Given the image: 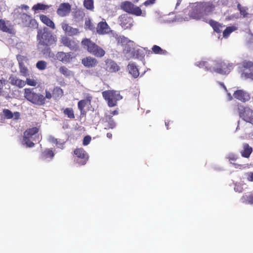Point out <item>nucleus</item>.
I'll return each mask as SVG.
<instances>
[{
	"label": "nucleus",
	"instance_id": "55",
	"mask_svg": "<svg viewBox=\"0 0 253 253\" xmlns=\"http://www.w3.org/2000/svg\"><path fill=\"white\" fill-rule=\"evenodd\" d=\"M55 145L58 148L63 149L64 148L65 142H60L58 140L57 144H55Z\"/></svg>",
	"mask_w": 253,
	"mask_h": 253
},
{
	"label": "nucleus",
	"instance_id": "7",
	"mask_svg": "<svg viewBox=\"0 0 253 253\" xmlns=\"http://www.w3.org/2000/svg\"><path fill=\"white\" fill-rule=\"evenodd\" d=\"M239 116L247 122L253 124V110L241 104L237 105Z\"/></svg>",
	"mask_w": 253,
	"mask_h": 253
},
{
	"label": "nucleus",
	"instance_id": "26",
	"mask_svg": "<svg viewBox=\"0 0 253 253\" xmlns=\"http://www.w3.org/2000/svg\"><path fill=\"white\" fill-rule=\"evenodd\" d=\"M39 132V128L37 127H34L26 130L24 132V136L27 138L33 139V136Z\"/></svg>",
	"mask_w": 253,
	"mask_h": 253
},
{
	"label": "nucleus",
	"instance_id": "60",
	"mask_svg": "<svg viewBox=\"0 0 253 253\" xmlns=\"http://www.w3.org/2000/svg\"><path fill=\"white\" fill-rule=\"evenodd\" d=\"M110 114H111L110 115H112L113 116V115H118V112L117 110H114V111H112L110 113Z\"/></svg>",
	"mask_w": 253,
	"mask_h": 253
},
{
	"label": "nucleus",
	"instance_id": "21",
	"mask_svg": "<svg viewBox=\"0 0 253 253\" xmlns=\"http://www.w3.org/2000/svg\"><path fill=\"white\" fill-rule=\"evenodd\" d=\"M234 98L242 101L245 102L250 99L249 94L243 90H237L233 94Z\"/></svg>",
	"mask_w": 253,
	"mask_h": 253
},
{
	"label": "nucleus",
	"instance_id": "44",
	"mask_svg": "<svg viewBox=\"0 0 253 253\" xmlns=\"http://www.w3.org/2000/svg\"><path fill=\"white\" fill-rule=\"evenodd\" d=\"M208 65L209 64H208V62L204 61H201L197 62L196 63V65H197V66H199L200 68L205 67V68H206L208 70H211V67H210L209 68H208Z\"/></svg>",
	"mask_w": 253,
	"mask_h": 253
},
{
	"label": "nucleus",
	"instance_id": "39",
	"mask_svg": "<svg viewBox=\"0 0 253 253\" xmlns=\"http://www.w3.org/2000/svg\"><path fill=\"white\" fill-rule=\"evenodd\" d=\"M152 49L155 54H166L167 53L166 50L162 49L159 46L157 45H154L152 47Z\"/></svg>",
	"mask_w": 253,
	"mask_h": 253
},
{
	"label": "nucleus",
	"instance_id": "45",
	"mask_svg": "<svg viewBox=\"0 0 253 253\" xmlns=\"http://www.w3.org/2000/svg\"><path fill=\"white\" fill-rule=\"evenodd\" d=\"M237 7L241 15L244 17H247L248 16V13L247 12V8L242 7L240 4H238Z\"/></svg>",
	"mask_w": 253,
	"mask_h": 253
},
{
	"label": "nucleus",
	"instance_id": "23",
	"mask_svg": "<svg viewBox=\"0 0 253 253\" xmlns=\"http://www.w3.org/2000/svg\"><path fill=\"white\" fill-rule=\"evenodd\" d=\"M40 20L45 25L54 30L55 29L54 23L46 15L41 14L40 15Z\"/></svg>",
	"mask_w": 253,
	"mask_h": 253
},
{
	"label": "nucleus",
	"instance_id": "30",
	"mask_svg": "<svg viewBox=\"0 0 253 253\" xmlns=\"http://www.w3.org/2000/svg\"><path fill=\"white\" fill-rule=\"evenodd\" d=\"M213 28L214 31L217 33H220L222 32V26L217 22L213 20H208V22Z\"/></svg>",
	"mask_w": 253,
	"mask_h": 253
},
{
	"label": "nucleus",
	"instance_id": "10",
	"mask_svg": "<svg viewBox=\"0 0 253 253\" xmlns=\"http://www.w3.org/2000/svg\"><path fill=\"white\" fill-rule=\"evenodd\" d=\"M121 8L126 12L137 16H140L142 14L141 9L139 7L135 6L129 1H125L122 3Z\"/></svg>",
	"mask_w": 253,
	"mask_h": 253
},
{
	"label": "nucleus",
	"instance_id": "19",
	"mask_svg": "<svg viewBox=\"0 0 253 253\" xmlns=\"http://www.w3.org/2000/svg\"><path fill=\"white\" fill-rule=\"evenodd\" d=\"M61 27L65 33L70 36H75L79 33L78 29L73 28L65 22L61 23Z\"/></svg>",
	"mask_w": 253,
	"mask_h": 253
},
{
	"label": "nucleus",
	"instance_id": "3",
	"mask_svg": "<svg viewBox=\"0 0 253 253\" xmlns=\"http://www.w3.org/2000/svg\"><path fill=\"white\" fill-rule=\"evenodd\" d=\"M81 44L88 52L96 57L101 58L105 54V50L90 39H83L81 42Z\"/></svg>",
	"mask_w": 253,
	"mask_h": 253
},
{
	"label": "nucleus",
	"instance_id": "25",
	"mask_svg": "<svg viewBox=\"0 0 253 253\" xmlns=\"http://www.w3.org/2000/svg\"><path fill=\"white\" fill-rule=\"evenodd\" d=\"M39 132V128L37 127H34L26 130L24 132V136L27 138L33 139V136Z\"/></svg>",
	"mask_w": 253,
	"mask_h": 253
},
{
	"label": "nucleus",
	"instance_id": "24",
	"mask_svg": "<svg viewBox=\"0 0 253 253\" xmlns=\"http://www.w3.org/2000/svg\"><path fill=\"white\" fill-rule=\"evenodd\" d=\"M127 68L129 73L134 78H137L139 75V72L137 67L134 63L130 62L128 64Z\"/></svg>",
	"mask_w": 253,
	"mask_h": 253
},
{
	"label": "nucleus",
	"instance_id": "52",
	"mask_svg": "<svg viewBox=\"0 0 253 253\" xmlns=\"http://www.w3.org/2000/svg\"><path fill=\"white\" fill-rule=\"evenodd\" d=\"M247 179L249 181H253V172H250L246 174Z\"/></svg>",
	"mask_w": 253,
	"mask_h": 253
},
{
	"label": "nucleus",
	"instance_id": "35",
	"mask_svg": "<svg viewBox=\"0 0 253 253\" xmlns=\"http://www.w3.org/2000/svg\"><path fill=\"white\" fill-rule=\"evenodd\" d=\"M54 156V154L52 150L49 149H46L42 153V157L43 159H46L47 158L52 159Z\"/></svg>",
	"mask_w": 253,
	"mask_h": 253
},
{
	"label": "nucleus",
	"instance_id": "42",
	"mask_svg": "<svg viewBox=\"0 0 253 253\" xmlns=\"http://www.w3.org/2000/svg\"><path fill=\"white\" fill-rule=\"evenodd\" d=\"M34 139L27 138L23 136V142L28 147H33L35 145V143L33 142Z\"/></svg>",
	"mask_w": 253,
	"mask_h": 253
},
{
	"label": "nucleus",
	"instance_id": "16",
	"mask_svg": "<svg viewBox=\"0 0 253 253\" xmlns=\"http://www.w3.org/2000/svg\"><path fill=\"white\" fill-rule=\"evenodd\" d=\"M71 11V5L69 3H61L56 12L61 17H65L69 15Z\"/></svg>",
	"mask_w": 253,
	"mask_h": 253
},
{
	"label": "nucleus",
	"instance_id": "31",
	"mask_svg": "<svg viewBox=\"0 0 253 253\" xmlns=\"http://www.w3.org/2000/svg\"><path fill=\"white\" fill-rule=\"evenodd\" d=\"M105 122L108 123L107 127L109 128H114L116 126V124L114 121L112 116L110 115H105L104 116Z\"/></svg>",
	"mask_w": 253,
	"mask_h": 253
},
{
	"label": "nucleus",
	"instance_id": "4",
	"mask_svg": "<svg viewBox=\"0 0 253 253\" xmlns=\"http://www.w3.org/2000/svg\"><path fill=\"white\" fill-rule=\"evenodd\" d=\"M24 94L28 101L35 105L42 106L45 104V97L41 94L33 91V89L25 88Z\"/></svg>",
	"mask_w": 253,
	"mask_h": 253
},
{
	"label": "nucleus",
	"instance_id": "54",
	"mask_svg": "<svg viewBox=\"0 0 253 253\" xmlns=\"http://www.w3.org/2000/svg\"><path fill=\"white\" fill-rule=\"evenodd\" d=\"M45 96L44 97H45V99L47 98L48 99H50L52 98V97H53L52 92L51 93L49 91L46 89L45 91Z\"/></svg>",
	"mask_w": 253,
	"mask_h": 253
},
{
	"label": "nucleus",
	"instance_id": "37",
	"mask_svg": "<svg viewBox=\"0 0 253 253\" xmlns=\"http://www.w3.org/2000/svg\"><path fill=\"white\" fill-rule=\"evenodd\" d=\"M84 6L85 8L90 11L94 9V3L93 0H84Z\"/></svg>",
	"mask_w": 253,
	"mask_h": 253
},
{
	"label": "nucleus",
	"instance_id": "46",
	"mask_svg": "<svg viewBox=\"0 0 253 253\" xmlns=\"http://www.w3.org/2000/svg\"><path fill=\"white\" fill-rule=\"evenodd\" d=\"M3 114L4 117L7 119H10L13 118V115L12 112L7 109H4L3 110Z\"/></svg>",
	"mask_w": 253,
	"mask_h": 253
},
{
	"label": "nucleus",
	"instance_id": "40",
	"mask_svg": "<svg viewBox=\"0 0 253 253\" xmlns=\"http://www.w3.org/2000/svg\"><path fill=\"white\" fill-rule=\"evenodd\" d=\"M59 71L61 74L66 77H69L71 75L72 72L65 66H61Z\"/></svg>",
	"mask_w": 253,
	"mask_h": 253
},
{
	"label": "nucleus",
	"instance_id": "41",
	"mask_svg": "<svg viewBox=\"0 0 253 253\" xmlns=\"http://www.w3.org/2000/svg\"><path fill=\"white\" fill-rule=\"evenodd\" d=\"M47 67V63L43 60L39 61L36 63V67L40 70H43Z\"/></svg>",
	"mask_w": 253,
	"mask_h": 253
},
{
	"label": "nucleus",
	"instance_id": "11",
	"mask_svg": "<svg viewBox=\"0 0 253 253\" xmlns=\"http://www.w3.org/2000/svg\"><path fill=\"white\" fill-rule=\"evenodd\" d=\"M75 58L76 55L72 52L58 51L56 54V59L63 63H70Z\"/></svg>",
	"mask_w": 253,
	"mask_h": 253
},
{
	"label": "nucleus",
	"instance_id": "27",
	"mask_svg": "<svg viewBox=\"0 0 253 253\" xmlns=\"http://www.w3.org/2000/svg\"><path fill=\"white\" fill-rule=\"evenodd\" d=\"M39 132V128L37 127H34L26 130L24 132V136L27 138L33 139V136Z\"/></svg>",
	"mask_w": 253,
	"mask_h": 253
},
{
	"label": "nucleus",
	"instance_id": "5",
	"mask_svg": "<svg viewBox=\"0 0 253 253\" xmlns=\"http://www.w3.org/2000/svg\"><path fill=\"white\" fill-rule=\"evenodd\" d=\"M213 67L212 70L217 73L226 75L228 74L233 68V64L228 61L217 59L212 61Z\"/></svg>",
	"mask_w": 253,
	"mask_h": 253
},
{
	"label": "nucleus",
	"instance_id": "8",
	"mask_svg": "<svg viewBox=\"0 0 253 253\" xmlns=\"http://www.w3.org/2000/svg\"><path fill=\"white\" fill-rule=\"evenodd\" d=\"M60 42L63 46L67 47L71 50L76 51L79 49L78 42L74 38L71 39L66 36H62Z\"/></svg>",
	"mask_w": 253,
	"mask_h": 253
},
{
	"label": "nucleus",
	"instance_id": "34",
	"mask_svg": "<svg viewBox=\"0 0 253 253\" xmlns=\"http://www.w3.org/2000/svg\"><path fill=\"white\" fill-rule=\"evenodd\" d=\"M19 66L20 72L23 76L26 77L29 76L28 69L22 61H19Z\"/></svg>",
	"mask_w": 253,
	"mask_h": 253
},
{
	"label": "nucleus",
	"instance_id": "33",
	"mask_svg": "<svg viewBox=\"0 0 253 253\" xmlns=\"http://www.w3.org/2000/svg\"><path fill=\"white\" fill-rule=\"evenodd\" d=\"M52 95L55 99L61 98L63 95V91L60 87L56 86L52 90Z\"/></svg>",
	"mask_w": 253,
	"mask_h": 253
},
{
	"label": "nucleus",
	"instance_id": "49",
	"mask_svg": "<svg viewBox=\"0 0 253 253\" xmlns=\"http://www.w3.org/2000/svg\"><path fill=\"white\" fill-rule=\"evenodd\" d=\"M7 81L3 78L0 80V94L3 92V86L6 84Z\"/></svg>",
	"mask_w": 253,
	"mask_h": 253
},
{
	"label": "nucleus",
	"instance_id": "32",
	"mask_svg": "<svg viewBox=\"0 0 253 253\" xmlns=\"http://www.w3.org/2000/svg\"><path fill=\"white\" fill-rule=\"evenodd\" d=\"M111 34L113 37L116 39L118 43L123 44L126 43L127 42V39L124 36H118L114 31H111Z\"/></svg>",
	"mask_w": 253,
	"mask_h": 253
},
{
	"label": "nucleus",
	"instance_id": "61",
	"mask_svg": "<svg viewBox=\"0 0 253 253\" xmlns=\"http://www.w3.org/2000/svg\"><path fill=\"white\" fill-rule=\"evenodd\" d=\"M181 0H178L176 4V8L180 4Z\"/></svg>",
	"mask_w": 253,
	"mask_h": 253
},
{
	"label": "nucleus",
	"instance_id": "14",
	"mask_svg": "<svg viewBox=\"0 0 253 253\" xmlns=\"http://www.w3.org/2000/svg\"><path fill=\"white\" fill-rule=\"evenodd\" d=\"M92 99V97L90 94H87L85 99L81 100L78 103V108L80 111L81 115H85L86 111L84 110V107L87 105H90Z\"/></svg>",
	"mask_w": 253,
	"mask_h": 253
},
{
	"label": "nucleus",
	"instance_id": "47",
	"mask_svg": "<svg viewBox=\"0 0 253 253\" xmlns=\"http://www.w3.org/2000/svg\"><path fill=\"white\" fill-rule=\"evenodd\" d=\"M85 28L89 30L93 31L95 29L94 25L90 20H86L85 21Z\"/></svg>",
	"mask_w": 253,
	"mask_h": 253
},
{
	"label": "nucleus",
	"instance_id": "51",
	"mask_svg": "<svg viewBox=\"0 0 253 253\" xmlns=\"http://www.w3.org/2000/svg\"><path fill=\"white\" fill-rule=\"evenodd\" d=\"M91 141V137L87 135L85 136L83 139V145L85 146L88 145Z\"/></svg>",
	"mask_w": 253,
	"mask_h": 253
},
{
	"label": "nucleus",
	"instance_id": "17",
	"mask_svg": "<svg viewBox=\"0 0 253 253\" xmlns=\"http://www.w3.org/2000/svg\"><path fill=\"white\" fill-rule=\"evenodd\" d=\"M74 154L82 161L79 163L82 165H85L88 159V156L84 150L82 148H76L74 151Z\"/></svg>",
	"mask_w": 253,
	"mask_h": 253
},
{
	"label": "nucleus",
	"instance_id": "22",
	"mask_svg": "<svg viewBox=\"0 0 253 253\" xmlns=\"http://www.w3.org/2000/svg\"><path fill=\"white\" fill-rule=\"evenodd\" d=\"M253 152V148L247 143H244L242 145V149L240 151L241 156L246 158H249Z\"/></svg>",
	"mask_w": 253,
	"mask_h": 253
},
{
	"label": "nucleus",
	"instance_id": "57",
	"mask_svg": "<svg viewBox=\"0 0 253 253\" xmlns=\"http://www.w3.org/2000/svg\"><path fill=\"white\" fill-rule=\"evenodd\" d=\"M156 0H147L144 2V4L147 6L150 4H152L155 3Z\"/></svg>",
	"mask_w": 253,
	"mask_h": 253
},
{
	"label": "nucleus",
	"instance_id": "48",
	"mask_svg": "<svg viewBox=\"0 0 253 253\" xmlns=\"http://www.w3.org/2000/svg\"><path fill=\"white\" fill-rule=\"evenodd\" d=\"M25 82L26 84L30 86H35L37 84V81L34 79L27 78Z\"/></svg>",
	"mask_w": 253,
	"mask_h": 253
},
{
	"label": "nucleus",
	"instance_id": "13",
	"mask_svg": "<svg viewBox=\"0 0 253 253\" xmlns=\"http://www.w3.org/2000/svg\"><path fill=\"white\" fill-rule=\"evenodd\" d=\"M244 68L242 75L246 78L253 80V62L250 61H245L242 63Z\"/></svg>",
	"mask_w": 253,
	"mask_h": 253
},
{
	"label": "nucleus",
	"instance_id": "62",
	"mask_svg": "<svg viewBox=\"0 0 253 253\" xmlns=\"http://www.w3.org/2000/svg\"><path fill=\"white\" fill-rule=\"evenodd\" d=\"M112 135L111 133H107V137L109 138H112Z\"/></svg>",
	"mask_w": 253,
	"mask_h": 253
},
{
	"label": "nucleus",
	"instance_id": "58",
	"mask_svg": "<svg viewBox=\"0 0 253 253\" xmlns=\"http://www.w3.org/2000/svg\"><path fill=\"white\" fill-rule=\"evenodd\" d=\"M13 117L14 120H18L20 118V114L18 112H15L13 114Z\"/></svg>",
	"mask_w": 253,
	"mask_h": 253
},
{
	"label": "nucleus",
	"instance_id": "38",
	"mask_svg": "<svg viewBox=\"0 0 253 253\" xmlns=\"http://www.w3.org/2000/svg\"><path fill=\"white\" fill-rule=\"evenodd\" d=\"M48 8L49 6L47 5H45L41 3H38L33 6L32 9L35 11L39 10H44L47 9Z\"/></svg>",
	"mask_w": 253,
	"mask_h": 253
},
{
	"label": "nucleus",
	"instance_id": "64",
	"mask_svg": "<svg viewBox=\"0 0 253 253\" xmlns=\"http://www.w3.org/2000/svg\"><path fill=\"white\" fill-rule=\"evenodd\" d=\"M169 122H165V125H166V126H167V129H169L168 126H169Z\"/></svg>",
	"mask_w": 253,
	"mask_h": 253
},
{
	"label": "nucleus",
	"instance_id": "29",
	"mask_svg": "<svg viewBox=\"0 0 253 253\" xmlns=\"http://www.w3.org/2000/svg\"><path fill=\"white\" fill-rule=\"evenodd\" d=\"M61 111H63L64 115L67 116L69 119L71 120H74L75 119V115L73 108L69 107L62 108Z\"/></svg>",
	"mask_w": 253,
	"mask_h": 253
},
{
	"label": "nucleus",
	"instance_id": "20",
	"mask_svg": "<svg viewBox=\"0 0 253 253\" xmlns=\"http://www.w3.org/2000/svg\"><path fill=\"white\" fill-rule=\"evenodd\" d=\"M9 81L11 85L16 86L20 88L23 87L26 84V83L25 81L22 80L13 75L10 76L9 78Z\"/></svg>",
	"mask_w": 253,
	"mask_h": 253
},
{
	"label": "nucleus",
	"instance_id": "9",
	"mask_svg": "<svg viewBox=\"0 0 253 253\" xmlns=\"http://www.w3.org/2000/svg\"><path fill=\"white\" fill-rule=\"evenodd\" d=\"M20 19L24 27H27L33 29L38 27V23L36 19L25 13L20 14Z\"/></svg>",
	"mask_w": 253,
	"mask_h": 253
},
{
	"label": "nucleus",
	"instance_id": "63",
	"mask_svg": "<svg viewBox=\"0 0 253 253\" xmlns=\"http://www.w3.org/2000/svg\"><path fill=\"white\" fill-rule=\"evenodd\" d=\"M220 84L223 87L225 90H226V88L224 84L223 83H220Z\"/></svg>",
	"mask_w": 253,
	"mask_h": 253
},
{
	"label": "nucleus",
	"instance_id": "50",
	"mask_svg": "<svg viewBox=\"0 0 253 253\" xmlns=\"http://www.w3.org/2000/svg\"><path fill=\"white\" fill-rule=\"evenodd\" d=\"M237 158H238L237 156L234 153H230L228 155V156H227V159L229 161H235L237 159Z\"/></svg>",
	"mask_w": 253,
	"mask_h": 253
},
{
	"label": "nucleus",
	"instance_id": "53",
	"mask_svg": "<svg viewBox=\"0 0 253 253\" xmlns=\"http://www.w3.org/2000/svg\"><path fill=\"white\" fill-rule=\"evenodd\" d=\"M48 140L50 143H54L55 144H57L58 139L51 135L49 136Z\"/></svg>",
	"mask_w": 253,
	"mask_h": 253
},
{
	"label": "nucleus",
	"instance_id": "2",
	"mask_svg": "<svg viewBox=\"0 0 253 253\" xmlns=\"http://www.w3.org/2000/svg\"><path fill=\"white\" fill-rule=\"evenodd\" d=\"M37 39L39 45L42 46H49L57 41L55 36L46 27L38 30Z\"/></svg>",
	"mask_w": 253,
	"mask_h": 253
},
{
	"label": "nucleus",
	"instance_id": "15",
	"mask_svg": "<svg viewBox=\"0 0 253 253\" xmlns=\"http://www.w3.org/2000/svg\"><path fill=\"white\" fill-rule=\"evenodd\" d=\"M96 32L98 34L100 35H104L111 33V30L110 27L106 23V21H101L97 24L96 27Z\"/></svg>",
	"mask_w": 253,
	"mask_h": 253
},
{
	"label": "nucleus",
	"instance_id": "28",
	"mask_svg": "<svg viewBox=\"0 0 253 253\" xmlns=\"http://www.w3.org/2000/svg\"><path fill=\"white\" fill-rule=\"evenodd\" d=\"M107 70L111 72H116L120 70V67L112 60L109 61L106 63Z\"/></svg>",
	"mask_w": 253,
	"mask_h": 253
},
{
	"label": "nucleus",
	"instance_id": "1",
	"mask_svg": "<svg viewBox=\"0 0 253 253\" xmlns=\"http://www.w3.org/2000/svg\"><path fill=\"white\" fill-rule=\"evenodd\" d=\"M215 6L211 1L203 2L196 3L192 6L189 12L190 18L196 20H202L208 22L207 16L214 10Z\"/></svg>",
	"mask_w": 253,
	"mask_h": 253
},
{
	"label": "nucleus",
	"instance_id": "43",
	"mask_svg": "<svg viewBox=\"0 0 253 253\" xmlns=\"http://www.w3.org/2000/svg\"><path fill=\"white\" fill-rule=\"evenodd\" d=\"M235 30L233 27H227L223 32V36L227 38L229 35Z\"/></svg>",
	"mask_w": 253,
	"mask_h": 253
},
{
	"label": "nucleus",
	"instance_id": "18",
	"mask_svg": "<svg viewBox=\"0 0 253 253\" xmlns=\"http://www.w3.org/2000/svg\"><path fill=\"white\" fill-rule=\"evenodd\" d=\"M98 63L97 60L91 56H87L82 59V64L86 68L94 67Z\"/></svg>",
	"mask_w": 253,
	"mask_h": 253
},
{
	"label": "nucleus",
	"instance_id": "59",
	"mask_svg": "<svg viewBox=\"0 0 253 253\" xmlns=\"http://www.w3.org/2000/svg\"><path fill=\"white\" fill-rule=\"evenodd\" d=\"M21 8L22 9H24L25 10H27L29 9V7L27 5H25V4H22L21 5Z\"/></svg>",
	"mask_w": 253,
	"mask_h": 253
},
{
	"label": "nucleus",
	"instance_id": "6",
	"mask_svg": "<svg viewBox=\"0 0 253 253\" xmlns=\"http://www.w3.org/2000/svg\"><path fill=\"white\" fill-rule=\"evenodd\" d=\"M102 96L110 107L116 106L117 105V102L122 99L120 92L117 90L104 91L102 92Z\"/></svg>",
	"mask_w": 253,
	"mask_h": 253
},
{
	"label": "nucleus",
	"instance_id": "56",
	"mask_svg": "<svg viewBox=\"0 0 253 253\" xmlns=\"http://www.w3.org/2000/svg\"><path fill=\"white\" fill-rule=\"evenodd\" d=\"M248 203L251 205L253 204V195H251L247 197Z\"/></svg>",
	"mask_w": 253,
	"mask_h": 253
},
{
	"label": "nucleus",
	"instance_id": "12",
	"mask_svg": "<svg viewBox=\"0 0 253 253\" xmlns=\"http://www.w3.org/2000/svg\"><path fill=\"white\" fill-rule=\"evenodd\" d=\"M119 21L121 27L125 30L130 29L133 26V19L127 14L121 15L119 17Z\"/></svg>",
	"mask_w": 253,
	"mask_h": 253
},
{
	"label": "nucleus",
	"instance_id": "36",
	"mask_svg": "<svg viewBox=\"0 0 253 253\" xmlns=\"http://www.w3.org/2000/svg\"><path fill=\"white\" fill-rule=\"evenodd\" d=\"M0 29L3 32L12 33V29L6 26L5 21L3 19H0Z\"/></svg>",
	"mask_w": 253,
	"mask_h": 253
}]
</instances>
